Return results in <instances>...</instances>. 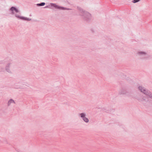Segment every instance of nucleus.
I'll return each instance as SVG.
<instances>
[{
  "instance_id": "nucleus-1",
  "label": "nucleus",
  "mask_w": 152,
  "mask_h": 152,
  "mask_svg": "<svg viewBox=\"0 0 152 152\" xmlns=\"http://www.w3.org/2000/svg\"><path fill=\"white\" fill-rule=\"evenodd\" d=\"M80 115L81 117L83 118V119L86 122H88L89 121L88 119L87 118L85 117V114L83 113L80 114Z\"/></svg>"
},
{
  "instance_id": "nucleus-2",
  "label": "nucleus",
  "mask_w": 152,
  "mask_h": 152,
  "mask_svg": "<svg viewBox=\"0 0 152 152\" xmlns=\"http://www.w3.org/2000/svg\"><path fill=\"white\" fill-rule=\"evenodd\" d=\"M10 10L13 13H17L18 12V10L16 9L14 7H12Z\"/></svg>"
},
{
  "instance_id": "nucleus-3",
  "label": "nucleus",
  "mask_w": 152,
  "mask_h": 152,
  "mask_svg": "<svg viewBox=\"0 0 152 152\" xmlns=\"http://www.w3.org/2000/svg\"><path fill=\"white\" fill-rule=\"evenodd\" d=\"M139 89L141 90V92L144 93L145 94H148V92H145L146 91V90L144 88L142 90V89L143 88L142 87L140 86V87H139Z\"/></svg>"
},
{
  "instance_id": "nucleus-4",
  "label": "nucleus",
  "mask_w": 152,
  "mask_h": 152,
  "mask_svg": "<svg viewBox=\"0 0 152 152\" xmlns=\"http://www.w3.org/2000/svg\"><path fill=\"white\" fill-rule=\"evenodd\" d=\"M16 16L17 17H18V18H20V19H23V20H31V19H27L26 18H24V17H20L19 16H17V15H16Z\"/></svg>"
},
{
  "instance_id": "nucleus-5",
  "label": "nucleus",
  "mask_w": 152,
  "mask_h": 152,
  "mask_svg": "<svg viewBox=\"0 0 152 152\" xmlns=\"http://www.w3.org/2000/svg\"><path fill=\"white\" fill-rule=\"evenodd\" d=\"M52 6L57 8H59V7H58V6H56V5L55 4H53ZM60 8L61 9H64L62 7H60Z\"/></svg>"
},
{
  "instance_id": "nucleus-6",
  "label": "nucleus",
  "mask_w": 152,
  "mask_h": 152,
  "mask_svg": "<svg viewBox=\"0 0 152 152\" xmlns=\"http://www.w3.org/2000/svg\"><path fill=\"white\" fill-rule=\"evenodd\" d=\"M45 3L42 2L41 4H38L37 5L39 6H42L44 5H45Z\"/></svg>"
},
{
  "instance_id": "nucleus-7",
  "label": "nucleus",
  "mask_w": 152,
  "mask_h": 152,
  "mask_svg": "<svg viewBox=\"0 0 152 152\" xmlns=\"http://www.w3.org/2000/svg\"><path fill=\"white\" fill-rule=\"evenodd\" d=\"M14 101L13 100H12L11 99L9 101V102H8V104H10L11 103H14Z\"/></svg>"
},
{
  "instance_id": "nucleus-8",
  "label": "nucleus",
  "mask_w": 152,
  "mask_h": 152,
  "mask_svg": "<svg viewBox=\"0 0 152 152\" xmlns=\"http://www.w3.org/2000/svg\"><path fill=\"white\" fill-rule=\"evenodd\" d=\"M139 1V0H134L133 1V2L134 3H135L138 2V1Z\"/></svg>"
}]
</instances>
